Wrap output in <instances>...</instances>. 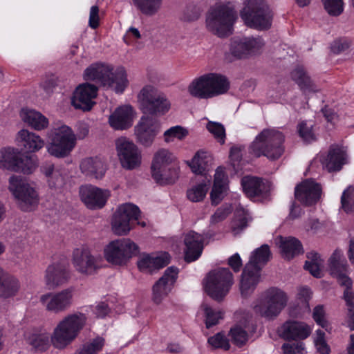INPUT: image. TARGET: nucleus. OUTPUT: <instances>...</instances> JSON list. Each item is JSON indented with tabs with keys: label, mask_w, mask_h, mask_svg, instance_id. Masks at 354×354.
Returning <instances> with one entry per match:
<instances>
[{
	"label": "nucleus",
	"mask_w": 354,
	"mask_h": 354,
	"mask_svg": "<svg viewBox=\"0 0 354 354\" xmlns=\"http://www.w3.org/2000/svg\"><path fill=\"white\" fill-rule=\"evenodd\" d=\"M86 322V315L80 312L64 316L54 328L50 336L53 346L59 350L66 348L79 336Z\"/></svg>",
	"instance_id": "f257e3e1"
},
{
	"label": "nucleus",
	"mask_w": 354,
	"mask_h": 354,
	"mask_svg": "<svg viewBox=\"0 0 354 354\" xmlns=\"http://www.w3.org/2000/svg\"><path fill=\"white\" fill-rule=\"evenodd\" d=\"M229 88L226 77L209 73L194 78L188 85L187 92L193 97L207 100L226 93Z\"/></svg>",
	"instance_id": "f03ea898"
},
{
	"label": "nucleus",
	"mask_w": 354,
	"mask_h": 354,
	"mask_svg": "<svg viewBox=\"0 0 354 354\" xmlns=\"http://www.w3.org/2000/svg\"><path fill=\"white\" fill-rule=\"evenodd\" d=\"M284 136L274 129H265L250 146V153L256 157L264 156L270 160L278 159L284 151Z\"/></svg>",
	"instance_id": "7ed1b4c3"
},
{
	"label": "nucleus",
	"mask_w": 354,
	"mask_h": 354,
	"mask_svg": "<svg viewBox=\"0 0 354 354\" xmlns=\"http://www.w3.org/2000/svg\"><path fill=\"white\" fill-rule=\"evenodd\" d=\"M236 18L235 12L229 6L216 4L208 12L206 26L215 35L219 37H227L232 32V26Z\"/></svg>",
	"instance_id": "20e7f679"
},
{
	"label": "nucleus",
	"mask_w": 354,
	"mask_h": 354,
	"mask_svg": "<svg viewBox=\"0 0 354 354\" xmlns=\"http://www.w3.org/2000/svg\"><path fill=\"white\" fill-rule=\"evenodd\" d=\"M137 97L140 110L149 116L163 115L171 108L165 94L150 84L142 87Z\"/></svg>",
	"instance_id": "39448f33"
},
{
	"label": "nucleus",
	"mask_w": 354,
	"mask_h": 354,
	"mask_svg": "<svg viewBox=\"0 0 354 354\" xmlns=\"http://www.w3.org/2000/svg\"><path fill=\"white\" fill-rule=\"evenodd\" d=\"M288 297L286 292L276 287L266 290L254 306L257 313L267 319H274L286 307Z\"/></svg>",
	"instance_id": "423d86ee"
},
{
	"label": "nucleus",
	"mask_w": 354,
	"mask_h": 354,
	"mask_svg": "<svg viewBox=\"0 0 354 354\" xmlns=\"http://www.w3.org/2000/svg\"><path fill=\"white\" fill-rule=\"evenodd\" d=\"M241 17L248 26L262 30L271 27L273 15L264 0H248Z\"/></svg>",
	"instance_id": "0eeeda50"
},
{
	"label": "nucleus",
	"mask_w": 354,
	"mask_h": 354,
	"mask_svg": "<svg viewBox=\"0 0 354 354\" xmlns=\"http://www.w3.org/2000/svg\"><path fill=\"white\" fill-rule=\"evenodd\" d=\"M50 142L47 145V151L56 158L68 156L76 145V135L66 125L55 128L50 136Z\"/></svg>",
	"instance_id": "6e6552de"
},
{
	"label": "nucleus",
	"mask_w": 354,
	"mask_h": 354,
	"mask_svg": "<svg viewBox=\"0 0 354 354\" xmlns=\"http://www.w3.org/2000/svg\"><path fill=\"white\" fill-rule=\"evenodd\" d=\"M8 189L21 210L31 211L37 205L38 193L26 180L16 176H11L9 178Z\"/></svg>",
	"instance_id": "1a4fd4ad"
},
{
	"label": "nucleus",
	"mask_w": 354,
	"mask_h": 354,
	"mask_svg": "<svg viewBox=\"0 0 354 354\" xmlns=\"http://www.w3.org/2000/svg\"><path fill=\"white\" fill-rule=\"evenodd\" d=\"M233 282V275L228 268L215 269L205 277V290L212 298L220 301L228 293Z\"/></svg>",
	"instance_id": "9d476101"
},
{
	"label": "nucleus",
	"mask_w": 354,
	"mask_h": 354,
	"mask_svg": "<svg viewBox=\"0 0 354 354\" xmlns=\"http://www.w3.org/2000/svg\"><path fill=\"white\" fill-rule=\"evenodd\" d=\"M138 253V245L132 240L126 238L113 241L104 248L106 260L116 266L125 265Z\"/></svg>",
	"instance_id": "9b49d317"
},
{
	"label": "nucleus",
	"mask_w": 354,
	"mask_h": 354,
	"mask_svg": "<svg viewBox=\"0 0 354 354\" xmlns=\"http://www.w3.org/2000/svg\"><path fill=\"white\" fill-rule=\"evenodd\" d=\"M161 131L160 121L152 116L142 115L133 128L136 142L145 147H151Z\"/></svg>",
	"instance_id": "f8f14e48"
},
{
	"label": "nucleus",
	"mask_w": 354,
	"mask_h": 354,
	"mask_svg": "<svg viewBox=\"0 0 354 354\" xmlns=\"http://www.w3.org/2000/svg\"><path fill=\"white\" fill-rule=\"evenodd\" d=\"M115 145L123 168L131 170L140 167L142 162L141 151L132 140L121 137L116 140Z\"/></svg>",
	"instance_id": "ddd939ff"
},
{
	"label": "nucleus",
	"mask_w": 354,
	"mask_h": 354,
	"mask_svg": "<svg viewBox=\"0 0 354 354\" xmlns=\"http://www.w3.org/2000/svg\"><path fill=\"white\" fill-rule=\"evenodd\" d=\"M44 308L51 313L59 314L68 310L73 303V290L66 288L56 292H48L40 297Z\"/></svg>",
	"instance_id": "4468645a"
},
{
	"label": "nucleus",
	"mask_w": 354,
	"mask_h": 354,
	"mask_svg": "<svg viewBox=\"0 0 354 354\" xmlns=\"http://www.w3.org/2000/svg\"><path fill=\"white\" fill-rule=\"evenodd\" d=\"M72 263L75 270L83 276L95 274L100 268V257L86 248H79L73 252Z\"/></svg>",
	"instance_id": "2eb2a0df"
},
{
	"label": "nucleus",
	"mask_w": 354,
	"mask_h": 354,
	"mask_svg": "<svg viewBox=\"0 0 354 354\" xmlns=\"http://www.w3.org/2000/svg\"><path fill=\"white\" fill-rule=\"evenodd\" d=\"M264 46L261 37L235 38L231 41L230 53L236 59H243L259 53Z\"/></svg>",
	"instance_id": "dca6fc26"
},
{
	"label": "nucleus",
	"mask_w": 354,
	"mask_h": 354,
	"mask_svg": "<svg viewBox=\"0 0 354 354\" xmlns=\"http://www.w3.org/2000/svg\"><path fill=\"white\" fill-rule=\"evenodd\" d=\"M79 194L82 203L90 209H102L110 196V192L108 189H100L91 185L81 186Z\"/></svg>",
	"instance_id": "f3484780"
},
{
	"label": "nucleus",
	"mask_w": 354,
	"mask_h": 354,
	"mask_svg": "<svg viewBox=\"0 0 354 354\" xmlns=\"http://www.w3.org/2000/svg\"><path fill=\"white\" fill-rule=\"evenodd\" d=\"M70 277L68 266L65 263L56 262L47 267L44 281L49 289H55L66 283Z\"/></svg>",
	"instance_id": "a211bd4d"
},
{
	"label": "nucleus",
	"mask_w": 354,
	"mask_h": 354,
	"mask_svg": "<svg viewBox=\"0 0 354 354\" xmlns=\"http://www.w3.org/2000/svg\"><path fill=\"white\" fill-rule=\"evenodd\" d=\"M321 194V185L312 179H307L295 187L296 198L306 205L316 203L319 200Z\"/></svg>",
	"instance_id": "6ab92c4d"
},
{
	"label": "nucleus",
	"mask_w": 354,
	"mask_h": 354,
	"mask_svg": "<svg viewBox=\"0 0 354 354\" xmlns=\"http://www.w3.org/2000/svg\"><path fill=\"white\" fill-rule=\"evenodd\" d=\"M97 88L91 84L79 85L74 91L72 104L76 109L90 110L95 104L93 100L97 96Z\"/></svg>",
	"instance_id": "aec40b11"
},
{
	"label": "nucleus",
	"mask_w": 354,
	"mask_h": 354,
	"mask_svg": "<svg viewBox=\"0 0 354 354\" xmlns=\"http://www.w3.org/2000/svg\"><path fill=\"white\" fill-rule=\"evenodd\" d=\"M178 270L168 268L163 276L153 286V301L158 304L171 292L177 279Z\"/></svg>",
	"instance_id": "412c9836"
},
{
	"label": "nucleus",
	"mask_w": 354,
	"mask_h": 354,
	"mask_svg": "<svg viewBox=\"0 0 354 354\" xmlns=\"http://www.w3.org/2000/svg\"><path fill=\"white\" fill-rule=\"evenodd\" d=\"M346 149L339 145L330 146L327 154L322 157L321 162L329 172L341 170L342 166L347 163Z\"/></svg>",
	"instance_id": "4be33fe9"
},
{
	"label": "nucleus",
	"mask_w": 354,
	"mask_h": 354,
	"mask_svg": "<svg viewBox=\"0 0 354 354\" xmlns=\"http://www.w3.org/2000/svg\"><path fill=\"white\" fill-rule=\"evenodd\" d=\"M136 113L130 105H124L118 107L110 115L109 123L115 130H124L133 124Z\"/></svg>",
	"instance_id": "5701e85b"
},
{
	"label": "nucleus",
	"mask_w": 354,
	"mask_h": 354,
	"mask_svg": "<svg viewBox=\"0 0 354 354\" xmlns=\"http://www.w3.org/2000/svg\"><path fill=\"white\" fill-rule=\"evenodd\" d=\"M243 192L252 200H259L267 196L270 189L261 178L254 176H245L241 179Z\"/></svg>",
	"instance_id": "b1692460"
},
{
	"label": "nucleus",
	"mask_w": 354,
	"mask_h": 354,
	"mask_svg": "<svg viewBox=\"0 0 354 354\" xmlns=\"http://www.w3.org/2000/svg\"><path fill=\"white\" fill-rule=\"evenodd\" d=\"M111 68L102 64H93L86 68L84 73V78L86 80L94 81L103 86L113 85V80L111 77Z\"/></svg>",
	"instance_id": "393cba45"
},
{
	"label": "nucleus",
	"mask_w": 354,
	"mask_h": 354,
	"mask_svg": "<svg viewBox=\"0 0 354 354\" xmlns=\"http://www.w3.org/2000/svg\"><path fill=\"white\" fill-rule=\"evenodd\" d=\"M203 236L194 231L185 234V259L192 262L199 258L203 249Z\"/></svg>",
	"instance_id": "a878e982"
},
{
	"label": "nucleus",
	"mask_w": 354,
	"mask_h": 354,
	"mask_svg": "<svg viewBox=\"0 0 354 354\" xmlns=\"http://www.w3.org/2000/svg\"><path fill=\"white\" fill-rule=\"evenodd\" d=\"M170 256L167 252L159 254H144L138 261L139 269L145 272H152L169 264Z\"/></svg>",
	"instance_id": "bb28decb"
},
{
	"label": "nucleus",
	"mask_w": 354,
	"mask_h": 354,
	"mask_svg": "<svg viewBox=\"0 0 354 354\" xmlns=\"http://www.w3.org/2000/svg\"><path fill=\"white\" fill-rule=\"evenodd\" d=\"M240 283V289L242 295L247 296L253 292L260 280V270L252 266V264H246L242 275Z\"/></svg>",
	"instance_id": "cd10ccee"
},
{
	"label": "nucleus",
	"mask_w": 354,
	"mask_h": 354,
	"mask_svg": "<svg viewBox=\"0 0 354 354\" xmlns=\"http://www.w3.org/2000/svg\"><path fill=\"white\" fill-rule=\"evenodd\" d=\"M285 338L304 339L311 333V328L306 323L297 321H288L282 326Z\"/></svg>",
	"instance_id": "c85d7f7f"
},
{
	"label": "nucleus",
	"mask_w": 354,
	"mask_h": 354,
	"mask_svg": "<svg viewBox=\"0 0 354 354\" xmlns=\"http://www.w3.org/2000/svg\"><path fill=\"white\" fill-rule=\"evenodd\" d=\"M17 140L24 149L28 153H35L42 149L44 140L37 134L27 129H21L17 133Z\"/></svg>",
	"instance_id": "c756f323"
},
{
	"label": "nucleus",
	"mask_w": 354,
	"mask_h": 354,
	"mask_svg": "<svg viewBox=\"0 0 354 354\" xmlns=\"http://www.w3.org/2000/svg\"><path fill=\"white\" fill-rule=\"evenodd\" d=\"M227 189V177L223 169L217 168L214 174V185L210 193L212 203L217 205L223 198L224 194Z\"/></svg>",
	"instance_id": "7c9ffc66"
},
{
	"label": "nucleus",
	"mask_w": 354,
	"mask_h": 354,
	"mask_svg": "<svg viewBox=\"0 0 354 354\" xmlns=\"http://www.w3.org/2000/svg\"><path fill=\"white\" fill-rule=\"evenodd\" d=\"M20 117L24 122L37 131L45 129L48 126V118L34 109H22Z\"/></svg>",
	"instance_id": "2f4dec72"
},
{
	"label": "nucleus",
	"mask_w": 354,
	"mask_h": 354,
	"mask_svg": "<svg viewBox=\"0 0 354 354\" xmlns=\"http://www.w3.org/2000/svg\"><path fill=\"white\" fill-rule=\"evenodd\" d=\"M80 169L86 176L102 178L106 171L104 162L99 158H87L84 159L80 164Z\"/></svg>",
	"instance_id": "473e14b6"
},
{
	"label": "nucleus",
	"mask_w": 354,
	"mask_h": 354,
	"mask_svg": "<svg viewBox=\"0 0 354 354\" xmlns=\"http://www.w3.org/2000/svg\"><path fill=\"white\" fill-rule=\"evenodd\" d=\"M278 239L277 245L281 249L283 258L290 260L303 252L302 245L298 239L293 237L283 238L281 236H279Z\"/></svg>",
	"instance_id": "72a5a7b5"
},
{
	"label": "nucleus",
	"mask_w": 354,
	"mask_h": 354,
	"mask_svg": "<svg viewBox=\"0 0 354 354\" xmlns=\"http://www.w3.org/2000/svg\"><path fill=\"white\" fill-rule=\"evenodd\" d=\"M21 155L17 149L5 148L1 150L0 169L19 171Z\"/></svg>",
	"instance_id": "f704fd0d"
},
{
	"label": "nucleus",
	"mask_w": 354,
	"mask_h": 354,
	"mask_svg": "<svg viewBox=\"0 0 354 354\" xmlns=\"http://www.w3.org/2000/svg\"><path fill=\"white\" fill-rule=\"evenodd\" d=\"M19 288L18 279L6 272L0 279V297L7 299L14 297Z\"/></svg>",
	"instance_id": "c9c22d12"
},
{
	"label": "nucleus",
	"mask_w": 354,
	"mask_h": 354,
	"mask_svg": "<svg viewBox=\"0 0 354 354\" xmlns=\"http://www.w3.org/2000/svg\"><path fill=\"white\" fill-rule=\"evenodd\" d=\"M250 330V322L244 319L243 322L236 324L230 330L229 335L232 342L237 346H242L248 340V331Z\"/></svg>",
	"instance_id": "e433bc0d"
},
{
	"label": "nucleus",
	"mask_w": 354,
	"mask_h": 354,
	"mask_svg": "<svg viewBox=\"0 0 354 354\" xmlns=\"http://www.w3.org/2000/svg\"><path fill=\"white\" fill-rule=\"evenodd\" d=\"M291 75L292 80L304 92H317L318 91L303 66L296 67L292 71Z\"/></svg>",
	"instance_id": "4c0bfd02"
},
{
	"label": "nucleus",
	"mask_w": 354,
	"mask_h": 354,
	"mask_svg": "<svg viewBox=\"0 0 354 354\" xmlns=\"http://www.w3.org/2000/svg\"><path fill=\"white\" fill-rule=\"evenodd\" d=\"M212 162V157L205 151L196 153L191 161L188 162L192 171L196 174H203Z\"/></svg>",
	"instance_id": "58836bf2"
},
{
	"label": "nucleus",
	"mask_w": 354,
	"mask_h": 354,
	"mask_svg": "<svg viewBox=\"0 0 354 354\" xmlns=\"http://www.w3.org/2000/svg\"><path fill=\"white\" fill-rule=\"evenodd\" d=\"M154 180L160 185L173 184L178 178V168L173 165L162 170L151 172Z\"/></svg>",
	"instance_id": "ea45409f"
},
{
	"label": "nucleus",
	"mask_w": 354,
	"mask_h": 354,
	"mask_svg": "<svg viewBox=\"0 0 354 354\" xmlns=\"http://www.w3.org/2000/svg\"><path fill=\"white\" fill-rule=\"evenodd\" d=\"M330 274L333 277L348 272V263L341 250H335L328 260Z\"/></svg>",
	"instance_id": "a19ab883"
},
{
	"label": "nucleus",
	"mask_w": 354,
	"mask_h": 354,
	"mask_svg": "<svg viewBox=\"0 0 354 354\" xmlns=\"http://www.w3.org/2000/svg\"><path fill=\"white\" fill-rule=\"evenodd\" d=\"M174 155L167 149H160L155 153L151 164V172L162 170L173 165Z\"/></svg>",
	"instance_id": "79ce46f5"
},
{
	"label": "nucleus",
	"mask_w": 354,
	"mask_h": 354,
	"mask_svg": "<svg viewBox=\"0 0 354 354\" xmlns=\"http://www.w3.org/2000/svg\"><path fill=\"white\" fill-rule=\"evenodd\" d=\"M270 256L271 253L268 245H263L252 253L247 264H252V267L261 270L262 266L269 261Z\"/></svg>",
	"instance_id": "37998d69"
},
{
	"label": "nucleus",
	"mask_w": 354,
	"mask_h": 354,
	"mask_svg": "<svg viewBox=\"0 0 354 354\" xmlns=\"http://www.w3.org/2000/svg\"><path fill=\"white\" fill-rule=\"evenodd\" d=\"M134 6L142 14L148 16L155 15L160 10L162 0H132Z\"/></svg>",
	"instance_id": "c03bdc74"
},
{
	"label": "nucleus",
	"mask_w": 354,
	"mask_h": 354,
	"mask_svg": "<svg viewBox=\"0 0 354 354\" xmlns=\"http://www.w3.org/2000/svg\"><path fill=\"white\" fill-rule=\"evenodd\" d=\"M105 344V339L97 337L84 344L74 354H97Z\"/></svg>",
	"instance_id": "a18cd8bd"
},
{
	"label": "nucleus",
	"mask_w": 354,
	"mask_h": 354,
	"mask_svg": "<svg viewBox=\"0 0 354 354\" xmlns=\"http://www.w3.org/2000/svg\"><path fill=\"white\" fill-rule=\"evenodd\" d=\"M105 344V339L97 337L84 344L74 354H97Z\"/></svg>",
	"instance_id": "49530a36"
},
{
	"label": "nucleus",
	"mask_w": 354,
	"mask_h": 354,
	"mask_svg": "<svg viewBox=\"0 0 354 354\" xmlns=\"http://www.w3.org/2000/svg\"><path fill=\"white\" fill-rule=\"evenodd\" d=\"M113 80V85L106 86L112 88L116 93H122L129 84L126 71L124 68L120 67L117 68L115 72L111 75Z\"/></svg>",
	"instance_id": "de8ad7c7"
},
{
	"label": "nucleus",
	"mask_w": 354,
	"mask_h": 354,
	"mask_svg": "<svg viewBox=\"0 0 354 354\" xmlns=\"http://www.w3.org/2000/svg\"><path fill=\"white\" fill-rule=\"evenodd\" d=\"M209 187V180L207 183H201L196 185L192 187L187 191V198L194 203L202 201L208 191Z\"/></svg>",
	"instance_id": "09e8293b"
},
{
	"label": "nucleus",
	"mask_w": 354,
	"mask_h": 354,
	"mask_svg": "<svg viewBox=\"0 0 354 354\" xmlns=\"http://www.w3.org/2000/svg\"><path fill=\"white\" fill-rule=\"evenodd\" d=\"M201 310L203 312L206 328H209L218 324L223 319V313L220 310L213 309L207 304H203Z\"/></svg>",
	"instance_id": "8fccbe9b"
},
{
	"label": "nucleus",
	"mask_w": 354,
	"mask_h": 354,
	"mask_svg": "<svg viewBox=\"0 0 354 354\" xmlns=\"http://www.w3.org/2000/svg\"><path fill=\"white\" fill-rule=\"evenodd\" d=\"M112 230L117 235H125L131 230L130 221L115 212L112 220Z\"/></svg>",
	"instance_id": "3c124183"
},
{
	"label": "nucleus",
	"mask_w": 354,
	"mask_h": 354,
	"mask_svg": "<svg viewBox=\"0 0 354 354\" xmlns=\"http://www.w3.org/2000/svg\"><path fill=\"white\" fill-rule=\"evenodd\" d=\"M247 212L243 208L237 209L235 216L232 221V231L234 235L238 234L247 226Z\"/></svg>",
	"instance_id": "603ef678"
},
{
	"label": "nucleus",
	"mask_w": 354,
	"mask_h": 354,
	"mask_svg": "<svg viewBox=\"0 0 354 354\" xmlns=\"http://www.w3.org/2000/svg\"><path fill=\"white\" fill-rule=\"evenodd\" d=\"M342 209L346 213L354 212V187H348L345 189L341 197Z\"/></svg>",
	"instance_id": "864d4df0"
},
{
	"label": "nucleus",
	"mask_w": 354,
	"mask_h": 354,
	"mask_svg": "<svg viewBox=\"0 0 354 354\" xmlns=\"http://www.w3.org/2000/svg\"><path fill=\"white\" fill-rule=\"evenodd\" d=\"M188 134V131L186 129L180 126H175L169 128L165 131L163 136L165 142L169 143L175 138L178 140H183Z\"/></svg>",
	"instance_id": "5fc2aeb1"
},
{
	"label": "nucleus",
	"mask_w": 354,
	"mask_h": 354,
	"mask_svg": "<svg viewBox=\"0 0 354 354\" xmlns=\"http://www.w3.org/2000/svg\"><path fill=\"white\" fill-rule=\"evenodd\" d=\"M206 128L218 142L222 145L224 144L225 129L222 124L216 122L208 121Z\"/></svg>",
	"instance_id": "6e6d98bb"
},
{
	"label": "nucleus",
	"mask_w": 354,
	"mask_h": 354,
	"mask_svg": "<svg viewBox=\"0 0 354 354\" xmlns=\"http://www.w3.org/2000/svg\"><path fill=\"white\" fill-rule=\"evenodd\" d=\"M125 219L129 221L131 220H138L140 216V210L138 207L133 204H124L121 205L116 211Z\"/></svg>",
	"instance_id": "4d7b16f0"
},
{
	"label": "nucleus",
	"mask_w": 354,
	"mask_h": 354,
	"mask_svg": "<svg viewBox=\"0 0 354 354\" xmlns=\"http://www.w3.org/2000/svg\"><path fill=\"white\" fill-rule=\"evenodd\" d=\"M38 161L36 156H25L20 158L19 171L31 174L37 167Z\"/></svg>",
	"instance_id": "13d9d810"
},
{
	"label": "nucleus",
	"mask_w": 354,
	"mask_h": 354,
	"mask_svg": "<svg viewBox=\"0 0 354 354\" xmlns=\"http://www.w3.org/2000/svg\"><path fill=\"white\" fill-rule=\"evenodd\" d=\"M208 344L214 348H221L227 351L230 348L228 339L223 333H218L208 338Z\"/></svg>",
	"instance_id": "bf43d9fd"
},
{
	"label": "nucleus",
	"mask_w": 354,
	"mask_h": 354,
	"mask_svg": "<svg viewBox=\"0 0 354 354\" xmlns=\"http://www.w3.org/2000/svg\"><path fill=\"white\" fill-rule=\"evenodd\" d=\"M324 8L332 16H339L344 10L343 0H322Z\"/></svg>",
	"instance_id": "052dcab7"
},
{
	"label": "nucleus",
	"mask_w": 354,
	"mask_h": 354,
	"mask_svg": "<svg viewBox=\"0 0 354 354\" xmlns=\"http://www.w3.org/2000/svg\"><path fill=\"white\" fill-rule=\"evenodd\" d=\"M30 344L37 351H44L49 345V337L45 334L34 335L30 339Z\"/></svg>",
	"instance_id": "680f3d73"
},
{
	"label": "nucleus",
	"mask_w": 354,
	"mask_h": 354,
	"mask_svg": "<svg viewBox=\"0 0 354 354\" xmlns=\"http://www.w3.org/2000/svg\"><path fill=\"white\" fill-rule=\"evenodd\" d=\"M313 126L308 125L306 122H302L298 126V132L300 137L306 142H311L316 140L315 133L313 131Z\"/></svg>",
	"instance_id": "e2e57ef3"
},
{
	"label": "nucleus",
	"mask_w": 354,
	"mask_h": 354,
	"mask_svg": "<svg viewBox=\"0 0 354 354\" xmlns=\"http://www.w3.org/2000/svg\"><path fill=\"white\" fill-rule=\"evenodd\" d=\"M326 313L324 306L318 305L314 309L313 312V317L315 322L325 328L326 330L329 328V324L325 317Z\"/></svg>",
	"instance_id": "0e129e2a"
},
{
	"label": "nucleus",
	"mask_w": 354,
	"mask_h": 354,
	"mask_svg": "<svg viewBox=\"0 0 354 354\" xmlns=\"http://www.w3.org/2000/svg\"><path fill=\"white\" fill-rule=\"evenodd\" d=\"M315 344L317 351L321 354H329L330 348L325 340V333L322 330L316 331V336L315 337Z\"/></svg>",
	"instance_id": "69168bd1"
},
{
	"label": "nucleus",
	"mask_w": 354,
	"mask_h": 354,
	"mask_svg": "<svg viewBox=\"0 0 354 354\" xmlns=\"http://www.w3.org/2000/svg\"><path fill=\"white\" fill-rule=\"evenodd\" d=\"M231 212V207L228 205H224L216 209L214 214L212 215L211 224H216L225 220Z\"/></svg>",
	"instance_id": "338daca9"
},
{
	"label": "nucleus",
	"mask_w": 354,
	"mask_h": 354,
	"mask_svg": "<svg viewBox=\"0 0 354 354\" xmlns=\"http://www.w3.org/2000/svg\"><path fill=\"white\" fill-rule=\"evenodd\" d=\"M285 354H305V347L302 342L286 343L282 346Z\"/></svg>",
	"instance_id": "774afa93"
}]
</instances>
